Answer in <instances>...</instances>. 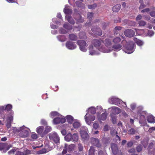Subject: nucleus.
Here are the masks:
<instances>
[{
  "label": "nucleus",
  "mask_w": 155,
  "mask_h": 155,
  "mask_svg": "<svg viewBox=\"0 0 155 155\" xmlns=\"http://www.w3.org/2000/svg\"><path fill=\"white\" fill-rule=\"evenodd\" d=\"M101 42L100 40L97 39H94L92 41V45H91L89 47L90 54L93 55L96 54V52L94 50V46L98 49L99 51L103 52H108V51L104 50V48L101 47Z\"/></svg>",
  "instance_id": "1"
},
{
  "label": "nucleus",
  "mask_w": 155,
  "mask_h": 155,
  "mask_svg": "<svg viewBox=\"0 0 155 155\" xmlns=\"http://www.w3.org/2000/svg\"><path fill=\"white\" fill-rule=\"evenodd\" d=\"M27 128L24 126H22L18 129L15 128L14 129V132H20L19 136L21 137H26L28 136L29 132L27 130Z\"/></svg>",
  "instance_id": "2"
},
{
  "label": "nucleus",
  "mask_w": 155,
  "mask_h": 155,
  "mask_svg": "<svg viewBox=\"0 0 155 155\" xmlns=\"http://www.w3.org/2000/svg\"><path fill=\"white\" fill-rule=\"evenodd\" d=\"M135 44L133 41H130L127 43V45L124 47L123 50L126 53L130 54L134 51Z\"/></svg>",
  "instance_id": "3"
},
{
  "label": "nucleus",
  "mask_w": 155,
  "mask_h": 155,
  "mask_svg": "<svg viewBox=\"0 0 155 155\" xmlns=\"http://www.w3.org/2000/svg\"><path fill=\"white\" fill-rule=\"evenodd\" d=\"M109 102L111 104H114L118 106H120V104H122V103H124L125 105H126V102H123L121 100L118 98L114 97L110 98L109 99Z\"/></svg>",
  "instance_id": "4"
},
{
  "label": "nucleus",
  "mask_w": 155,
  "mask_h": 155,
  "mask_svg": "<svg viewBox=\"0 0 155 155\" xmlns=\"http://www.w3.org/2000/svg\"><path fill=\"white\" fill-rule=\"evenodd\" d=\"M77 44L79 46L81 51L85 52L87 50L86 47L87 45L86 41L84 40H79L77 41Z\"/></svg>",
  "instance_id": "5"
},
{
  "label": "nucleus",
  "mask_w": 155,
  "mask_h": 155,
  "mask_svg": "<svg viewBox=\"0 0 155 155\" xmlns=\"http://www.w3.org/2000/svg\"><path fill=\"white\" fill-rule=\"evenodd\" d=\"M49 139L53 140L56 143L60 142V137L56 133H50L49 134Z\"/></svg>",
  "instance_id": "6"
},
{
  "label": "nucleus",
  "mask_w": 155,
  "mask_h": 155,
  "mask_svg": "<svg viewBox=\"0 0 155 155\" xmlns=\"http://www.w3.org/2000/svg\"><path fill=\"white\" fill-rule=\"evenodd\" d=\"M91 30L93 32V34L94 35H101L102 34V31L101 28L98 27L93 26Z\"/></svg>",
  "instance_id": "7"
},
{
  "label": "nucleus",
  "mask_w": 155,
  "mask_h": 155,
  "mask_svg": "<svg viewBox=\"0 0 155 155\" xmlns=\"http://www.w3.org/2000/svg\"><path fill=\"white\" fill-rule=\"evenodd\" d=\"M103 41L105 46L108 48V50H106L104 48V49L106 51H108V52H110V51H111L110 49L112 47V41L110 39H105L104 41Z\"/></svg>",
  "instance_id": "8"
},
{
  "label": "nucleus",
  "mask_w": 155,
  "mask_h": 155,
  "mask_svg": "<svg viewBox=\"0 0 155 155\" xmlns=\"http://www.w3.org/2000/svg\"><path fill=\"white\" fill-rule=\"evenodd\" d=\"M12 108V106L10 104H8L5 106H0V113L4 111H9Z\"/></svg>",
  "instance_id": "9"
},
{
  "label": "nucleus",
  "mask_w": 155,
  "mask_h": 155,
  "mask_svg": "<svg viewBox=\"0 0 155 155\" xmlns=\"http://www.w3.org/2000/svg\"><path fill=\"white\" fill-rule=\"evenodd\" d=\"M66 120V118L65 117H58L54 119L53 122L54 124H58L61 123L63 124V123H64Z\"/></svg>",
  "instance_id": "10"
},
{
  "label": "nucleus",
  "mask_w": 155,
  "mask_h": 155,
  "mask_svg": "<svg viewBox=\"0 0 155 155\" xmlns=\"http://www.w3.org/2000/svg\"><path fill=\"white\" fill-rule=\"evenodd\" d=\"M65 46L68 49L70 50H73L77 47L75 44L70 41H67L65 44Z\"/></svg>",
  "instance_id": "11"
},
{
  "label": "nucleus",
  "mask_w": 155,
  "mask_h": 155,
  "mask_svg": "<svg viewBox=\"0 0 155 155\" xmlns=\"http://www.w3.org/2000/svg\"><path fill=\"white\" fill-rule=\"evenodd\" d=\"M124 35L128 37H132L135 35V32L133 30L127 29L124 31Z\"/></svg>",
  "instance_id": "12"
},
{
  "label": "nucleus",
  "mask_w": 155,
  "mask_h": 155,
  "mask_svg": "<svg viewBox=\"0 0 155 155\" xmlns=\"http://www.w3.org/2000/svg\"><path fill=\"white\" fill-rule=\"evenodd\" d=\"M91 142L93 145L96 147H101V144L99 140L97 138L92 137L91 138Z\"/></svg>",
  "instance_id": "13"
},
{
  "label": "nucleus",
  "mask_w": 155,
  "mask_h": 155,
  "mask_svg": "<svg viewBox=\"0 0 155 155\" xmlns=\"http://www.w3.org/2000/svg\"><path fill=\"white\" fill-rule=\"evenodd\" d=\"M81 137L84 140H87L88 138L89 135L86 130H81L80 131Z\"/></svg>",
  "instance_id": "14"
},
{
  "label": "nucleus",
  "mask_w": 155,
  "mask_h": 155,
  "mask_svg": "<svg viewBox=\"0 0 155 155\" xmlns=\"http://www.w3.org/2000/svg\"><path fill=\"white\" fill-rule=\"evenodd\" d=\"M110 147L113 154L114 155L117 154L118 151V149L117 144L114 143H111Z\"/></svg>",
  "instance_id": "15"
},
{
  "label": "nucleus",
  "mask_w": 155,
  "mask_h": 155,
  "mask_svg": "<svg viewBox=\"0 0 155 155\" xmlns=\"http://www.w3.org/2000/svg\"><path fill=\"white\" fill-rule=\"evenodd\" d=\"M121 112V110L117 107H112V113L116 114H118Z\"/></svg>",
  "instance_id": "16"
},
{
  "label": "nucleus",
  "mask_w": 155,
  "mask_h": 155,
  "mask_svg": "<svg viewBox=\"0 0 155 155\" xmlns=\"http://www.w3.org/2000/svg\"><path fill=\"white\" fill-rule=\"evenodd\" d=\"M147 120L149 123H155V117L150 115L147 116Z\"/></svg>",
  "instance_id": "17"
},
{
  "label": "nucleus",
  "mask_w": 155,
  "mask_h": 155,
  "mask_svg": "<svg viewBox=\"0 0 155 155\" xmlns=\"http://www.w3.org/2000/svg\"><path fill=\"white\" fill-rule=\"evenodd\" d=\"M30 152L29 150L24 151L23 152L18 151L16 152L15 155H27L30 153Z\"/></svg>",
  "instance_id": "18"
},
{
  "label": "nucleus",
  "mask_w": 155,
  "mask_h": 155,
  "mask_svg": "<svg viewBox=\"0 0 155 155\" xmlns=\"http://www.w3.org/2000/svg\"><path fill=\"white\" fill-rule=\"evenodd\" d=\"M68 37L69 39L71 40L74 41H77L78 38L77 35H74V34H70Z\"/></svg>",
  "instance_id": "19"
},
{
  "label": "nucleus",
  "mask_w": 155,
  "mask_h": 155,
  "mask_svg": "<svg viewBox=\"0 0 155 155\" xmlns=\"http://www.w3.org/2000/svg\"><path fill=\"white\" fill-rule=\"evenodd\" d=\"M121 7L120 4H117L113 6L112 8V10L114 12H118L120 10Z\"/></svg>",
  "instance_id": "20"
},
{
  "label": "nucleus",
  "mask_w": 155,
  "mask_h": 155,
  "mask_svg": "<svg viewBox=\"0 0 155 155\" xmlns=\"http://www.w3.org/2000/svg\"><path fill=\"white\" fill-rule=\"evenodd\" d=\"M133 40L138 45L140 46L142 45L143 44V42L142 40L138 39L137 38H136V37H134Z\"/></svg>",
  "instance_id": "21"
},
{
  "label": "nucleus",
  "mask_w": 155,
  "mask_h": 155,
  "mask_svg": "<svg viewBox=\"0 0 155 155\" xmlns=\"http://www.w3.org/2000/svg\"><path fill=\"white\" fill-rule=\"evenodd\" d=\"M122 48L121 45L120 44L115 45L112 47V49L114 51H118L121 50Z\"/></svg>",
  "instance_id": "22"
},
{
  "label": "nucleus",
  "mask_w": 155,
  "mask_h": 155,
  "mask_svg": "<svg viewBox=\"0 0 155 155\" xmlns=\"http://www.w3.org/2000/svg\"><path fill=\"white\" fill-rule=\"evenodd\" d=\"M79 37L81 39H85L87 38V36L85 32H81L79 33Z\"/></svg>",
  "instance_id": "23"
},
{
  "label": "nucleus",
  "mask_w": 155,
  "mask_h": 155,
  "mask_svg": "<svg viewBox=\"0 0 155 155\" xmlns=\"http://www.w3.org/2000/svg\"><path fill=\"white\" fill-rule=\"evenodd\" d=\"M65 19L68 21L70 23L74 25L75 23L74 19H73L71 16H66Z\"/></svg>",
  "instance_id": "24"
},
{
  "label": "nucleus",
  "mask_w": 155,
  "mask_h": 155,
  "mask_svg": "<svg viewBox=\"0 0 155 155\" xmlns=\"http://www.w3.org/2000/svg\"><path fill=\"white\" fill-rule=\"evenodd\" d=\"M107 113H104L102 114L101 116L99 118L100 120H104L107 119Z\"/></svg>",
  "instance_id": "25"
},
{
  "label": "nucleus",
  "mask_w": 155,
  "mask_h": 155,
  "mask_svg": "<svg viewBox=\"0 0 155 155\" xmlns=\"http://www.w3.org/2000/svg\"><path fill=\"white\" fill-rule=\"evenodd\" d=\"M58 39L61 41L64 42L66 40V38L64 35H59L57 36Z\"/></svg>",
  "instance_id": "26"
},
{
  "label": "nucleus",
  "mask_w": 155,
  "mask_h": 155,
  "mask_svg": "<svg viewBox=\"0 0 155 155\" xmlns=\"http://www.w3.org/2000/svg\"><path fill=\"white\" fill-rule=\"evenodd\" d=\"M66 119L67 122L70 124H72L74 120V118L72 116L70 115L66 116Z\"/></svg>",
  "instance_id": "27"
},
{
  "label": "nucleus",
  "mask_w": 155,
  "mask_h": 155,
  "mask_svg": "<svg viewBox=\"0 0 155 155\" xmlns=\"http://www.w3.org/2000/svg\"><path fill=\"white\" fill-rule=\"evenodd\" d=\"M78 139V136L77 134L74 133L72 135L71 134V140L74 141H77Z\"/></svg>",
  "instance_id": "28"
},
{
  "label": "nucleus",
  "mask_w": 155,
  "mask_h": 155,
  "mask_svg": "<svg viewBox=\"0 0 155 155\" xmlns=\"http://www.w3.org/2000/svg\"><path fill=\"white\" fill-rule=\"evenodd\" d=\"M122 28V27L121 26H116L115 27L113 30L114 34H117L118 33L117 31H120V30H121Z\"/></svg>",
  "instance_id": "29"
},
{
  "label": "nucleus",
  "mask_w": 155,
  "mask_h": 155,
  "mask_svg": "<svg viewBox=\"0 0 155 155\" xmlns=\"http://www.w3.org/2000/svg\"><path fill=\"white\" fill-rule=\"evenodd\" d=\"M65 139L67 141H70L72 140V134L69 133L65 137Z\"/></svg>",
  "instance_id": "30"
},
{
  "label": "nucleus",
  "mask_w": 155,
  "mask_h": 155,
  "mask_svg": "<svg viewBox=\"0 0 155 155\" xmlns=\"http://www.w3.org/2000/svg\"><path fill=\"white\" fill-rule=\"evenodd\" d=\"M44 129V127L43 126H40L37 128L36 131L37 133L39 134H41L42 133Z\"/></svg>",
  "instance_id": "31"
},
{
  "label": "nucleus",
  "mask_w": 155,
  "mask_h": 155,
  "mask_svg": "<svg viewBox=\"0 0 155 155\" xmlns=\"http://www.w3.org/2000/svg\"><path fill=\"white\" fill-rule=\"evenodd\" d=\"M74 147L75 145L74 144H71L70 145L68 146V148L67 149L68 151L69 152H71L72 150H74Z\"/></svg>",
  "instance_id": "32"
},
{
  "label": "nucleus",
  "mask_w": 155,
  "mask_h": 155,
  "mask_svg": "<svg viewBox=\"0 0 155 155\" xmlns=\"http://www.w3.org/2000/svg\"><path fill=\"white\" fill-rule=\"evenodd\" d=\"M121 39L120 37H117L114 38L113 40V42L114 44H118L121 42Z\"/></svg>",
  "instance_id": "33"
},
{
  "label": "nucleus",
  "mask_w": 155,
  "mask_h": 155,
  "mask_svg": "<svg viewBox=\"0 0 155 155\" xmlns=\"http://www.w3.org/2000/svg\"><path fill=\"white\" fill-rule=\"evenodd\" d=\"M110 116L111 117L112 121L113 124H115L116 122L117 117L115 116L114 114L112 113V114H110Z\"/></svg>",
  "instance_id": "34"
},
{
  "label": "nucleus",
  "mask_w": 155,
  "mask_h": 155,
  "mask_svg": "<svg viewBox=\"0 0 155 155\" xmlns=\"http://www.w3.org/2000/svg\"><path fill=\"white\" fill-rule=\"evenodd\" d=\"M78 18H77L76 20L77 22L78 23L83 22L84 21V19L83 18L81 17V15H78Z\"/></svg>",
  "instance_id": "35"
},
{
  "label": "nucleus",
  "mask_w": 155,
  "mask_h": 155,
  "mask_svg": "<svg viewBox=\"0 0 155 155\" xmlns=\"http://www.w3.org/2000/svg\"><path fill=\"white\" fill-rule=\"evenodd\" d=\"M95 150L94 147H91L89 150V155H94Z\"/></svg>",
  "instance_id": "36"
},
{
  "label": "nucleus",
  "mask_w": 155,
  "mask_h": 155,
  "mask_svg": "<svg viewBox=\"0 0 155 155\" xmlns=\"http://www.w3.org/2000/svg\"><path fill=\"white\" fill-rule=\"evenodd\" d=\"M81 125L80 123L78 121L74 122L73 124V126L74 129H77V128L80 127Z\"/></svg>",
  "instance_id": "37"
},
{
  "label": "nucleus",
  "mask_w": 155,
  "mask_h": 155,
  "mask_svg": "<svg viewBox=\"0 0 155 155\" xmlns=\"http://www.w3.org/2000/svg\"><path fill=\"white\" fill-rule=\"evenodd\" d=\"M13 121V116H10L8 117L7 119V121L8 124H9L10 126H11L12 122Z\"/></svg>",
  "instance_id": "38"
},
{
  "label": "nucleus",
  "mask_w": 155,
  "mask_h": 155,
  "mask_svg": "<svg viewBox=\"0 0 155 155\" xmlns=\"http://www.w3.org/2000/svg\"><path fill=\"white\" fill-rule=\"evenodd\" d=\"M93 14H94L92 12H89L87 14V18L89 21L91 20L92 19V18L93 17Z\"/></svg>",
  "instance_id": "39"
},
{
  "label": "nucleus",
  "mask_w": 155,
  "mask_h": 155,
  "mask_svg": "<svg viewBox=\"0 0 155 155\" xmlns=\"http://www.w3.org/2000/svg\"><path fill=\"white\" fill-rule=\"evenodd\" d=\"M51 127L50 126H47L45 127V133H48L49 132V131H51Z\"/></svg>",
  "instance_id": "40"
},
{
  "label": "nucleus",
  "mask_w": 155,
  "mask_h": 155,
  "mask_svg": "<svg viewBox=\"0 0 155 155\" xmlns=\"http://www.w3.org/2000/svg\"><path fill=\"white\" fill-rule=\"evenodd\" d=\"M65 14H71L72 13V10L69 8H65L64 11Z\"/></svg>",
  "instance_id": "41"
},
{
  "label": "nucleus",
  "mask_w": 155,
  "mask_h": 155,
  "mask_svg": "<svg viewBox=\"0 0 155 155\" xmlns=\"http://www.w3.org/2000/svg\"><path fill=\"white\" fill-rule=\"evenodd\" d=\"M135 132L136 131L134 128H131L128 131V133L130 134H135Z\"/></svg>",
  "instance_id": "42"
},
{
  "label": "nucleus",
  "mask_w": 155,
  "mask_h": 155,
  "mask_svg": "<svg viewBox=\"0 0 155 155\" xmlns=\"http://www.w3.org/2000/svg\"><path fill=\"white\" fill-rule=\"evenodd\" d=\"M31 138L33 140L37 139L38 138V136L35 133H32L31 135Z\"/></svg>",
  "instance_id": "43"
},
{
  "label": "nucleus",
  "mask_w": 155,
  "mask_h": 155,
  "mask_svg": "<svg viewBox=\"0 0 155 155\" xmlns=\"http://www.w3.org/2000/svg\"><path fill=\"white\" fill-rule=\"evenodd\" d=\"M143 149V147L141 145H139L136 147V150L137 152H139L141 151Z\"/></svg>",
  "instance_id": "44"
},
{
  "label": "nucleus",
  "mask_w": 155,
  "mask_h": 155,
  "mask_svg": "<svg viewBox=\"0 0 155 155\" xmlns=\"http://www.w3.org/2000/svg\"><path fill=\"white\" fill-rule=\"evenodd\" d=\"M46 152V150L45 149H42L41 150H39L37 151L38 154H43Z\"/></svg>",
  "instance_id": "45"
},
{
  "label": "nucleus",
  "mask_w": 155,
  "mask_h": 155,
  "mask_svg": "<svg viewBox=\"0 0 155 155\" xmlns=\"http://www.w3.org/2000/svg\"><path fill=\"white\" fill-rule=\"evenodd\" d=\"M59 33L61 34H65V33H67V31L62 28L60 29Z\"/></svg>",
  "instance_id": "46"
},
{
  "label": "nucleus",
  "mask_w": 155,
  "mask_h": 155,
  "mask_svg": "<svg viewBox=\"0 0 155 155\" xmlns=\"http://www.w3.org/2000/svg\"><path fill=\"white\" fill-rule=\"evenodd\" d=\"M97 5V4H96V3H94V4L91 5H88V7L90 9H94L96 8Z\"/></svg>",
  "instance_id": "47"
},
{
  "label": "nucleus",
  "mask_w": 155,
  "mask_h": 155,
  "mask_svg": "<svg viewBox=\"0 0 155 155\" xmlns=\"http://www.w3.org/2000/svg\"><path fill=\"white\" fill-rule=\"evenodd\" d=\"M63 27L68 30H70L72 28L71 27L69 26V25L68 23L64 24L63 25Z\"/></svg>",
  "instance_id": "48"
},
{
  "label": "nucleus",
  "mask_w": 155,
  "mask_h": 155,
  "mask_svg": "<svg viewBox=\"0 0 155 155\" xmlns=\"http://www.w3.org/2000/svg\"><path fill=\"white\" fill-rule=\"evenodd\" d=\"M138 24L140 26H144L146 24V22L143 20H141L138 22Z\"/></svg>",
  "instance_id": "49"
},
{
  "label": "nucleus",
  "mask_w": 155,
  "mask_h": 155,
  "mask_svg": "<svg viewBox=\"0 0 155 155\" xmlns=\"http://www.w3.org/2000/svg\"><path fill=\"white\" fill-rule=\"evenodd\" d=\"M89 110L91 113L93 114H94L96 113V110L94 108H90L89 109Z\"/></svg>",
  "instance_id": "50"
},
{
  "label": "nucleus",
  "mask_w": 155,
  "mask_h": 155,
  "mask_svg": "<svg viewBox=\"0 0 155 155\" xmlns=\"http://www.w3.org/2000/svg\"><path fill=\"white\" fill-rule=\"evenodd\" d=\"M6 144L3 143H0V150H3L4 149Z\"/></svg>",
  "instance_id": "51"
},
{
  "label": "nucleus",
  "mask_w": 155,
  "mask_h": 155,
  "mask_svg": "<svg viewBox=\"0 0 155 155\" xmlns=\"http://www.w3.org/2000/svg\"><path fill=\"white\" fill-rule=\"evenodd\" d=\"M51 116H55L58 115L59 113L58 112H56V111H54L53 112H51Z\"/></svg>",
  "instance_id": "52"
},
{
  "label": "nucleus",
  "mask_w": 155,
  "mask_h": 155,
  "mask_svg": "<svg viewBox=\"0 0 155 155\" xmlns=\"http://www.w3.org/2000/svg\"><path fill=\"white\" fill-rule=\"evenodd\" d=\"M68 147V145L67 144H65L64 149H63V150L62 152L63 154H64L67 153V148Z\"/></svg>",
  "instance_id": "53"
},
{
  "label": "nucleus",
  "mask_w": 155,
  "mask_h": 155,
  "mask_svg": "<svg viewBox=\"0 0 155 155\" xmlns=\"http://www.w3.org/2000/svg\"><path fill=\"white\" fill-rule=\"evenodd\" d=\"M78 150L79 151H81L83 149V147L81 143H79L78 144Z\"/></svg>",
  "instance_id": "54"
},
{
  "label": "nucleus",
  "mask_w": 155,
  "mask_h": 155,
  "mask_svg": "<svg viewBox=\"0 0 155 155\" xmlns=\"http://www.w3.org/2000/svg\"><path fill=\"white\" fill-rule=\"evenodd\" d=\"M99 126V124L98 123L95 122L93 125V128L95 129H97Z\"/></svg>",
  "instance_id": "55"
},
{
  "label": "nucleus",
  "mask_w": 155,
  "mask_h": 155,
  "mask_svg": "<svg viewBox=\"0 0 155 155\" xmlns=\"http://www.w3.org/2000/svg\"><path fill=\"white\" fill-rule=\"evenodd\" d=\"M87 115V114H86L85 117V120L87 123H88V124H91V119H89V117L86 116Z\"/></svg>",
  "instance_id": "56"
},
{
  "label": "nucleus",
  "mask_w": 155,
  "mask_h": 155,
  "mask_svg": "<svg viewBox=\"0 0 155 155\" xmlns=\"http://www.w3.org/2000/svg\"><path fill=\"white\" fill-rule=\"evenodd\" d=\"M121 19L120 18H119V17H117L114 20V22L117 23V22H121Z\"/></svg>",
  "instance_id": "57"
},
{
  "label": "nucleus",
  "mask_w": 155,
  "mask_h": 155,
  "mask_svg": "<svg viewBox=\"0 0 155 155\" xmlns=\"http://www.w3.org/2000/svg\"><path fill=\"white\" fill-rule=\"evenodd\" d=\"M15 151L16 150L15 149H13L12 150H10V151H8V153L9 154H13L15 152Z\"/></svg>",
  "instance_id": "58"
},
{
  "label": "nucleus",
  "mask_w": 155,
  "mask_h": 155,
  "mask_svg": "<svg viewBox=\"0 0 155 155\" xmlns=\"http://www.w3.org/2000/svg\"><path fill=\"white\" fill-rule=\"evenodd\" d=\"M75 4L78 7H81L83 3L81 2H78V1H76L75 2Z\"/></svg>",
  "instance_id": "59"
},
{
  "label": "nucleus",
  "mask_w": 155,
  "mask_h": 155,
  "mask_svg": "<svg viewBox=\"0 0 155 155\" xmlns=\"http://www.w3.org/2000/svg\"><path fill=\"white\" fill-rule=\"evenodd\" d=\"M5 144H6V145L4 148V149H6V150H9V149L10 148V147H12V146L10 145H8V143H5Z\"/></svg>",
  "instance_id": "60"
},
{
  "label": "nucleus",
  "mask_w": 155,
  "mask_h": 155,
  "mask_svg": "<svg viewBox=\"0 0 155 155\" xmlns=\"http://www.w3.org/2000/svg\"><path fill=\"white\" fill-rule=\"evenodd\" d=\"M107 25V23H106V22H103L102 24V28L103 29H104L106 28V26Z\"/></svg>",
  "instance_id": "61"
},
{
  "label": "nucleus",
  "mask_w": 155,
  "mask_h": 155,
  "mask_svg": "<svg viewBox=\"0 0 155 155\" xmlns=\"http://www.w3.org/2000/svg\"><path fill=\"white\" fill-rule=\"evenodd\" d=\"M133 142L132 141H129L127 143V147H130L133 146Z\"/></svg>",
  "instance_id": "62"
},
{
  "label": "nucleus",
  "mask_w": 155,
  "mask_h": 155,
  "mask_svg": "<svg viewBox=\"0 0 155 155\" xmlns=\"http://www.w3.org/2000/svg\"><path fill=\"white\" fill-rule=\"evenodd\" d=\"M155 130V127H151L148 130V131L150 133H152L153 131Z\"/></svg>",
  "instance_id": "63"
},
{
  "label": "nucleus",
  "mask_w": 155,
  "mask_h": 155,
  "mask_svg": "<svg viewBox=\"0 0 155 155\" xmlns=\"http://www.w3.org/2000/svg\"><path fill=\"white\" fill-rule=\"evenodd\" d=\"M150 11V9L149 8H146L141 10V12L142 13H144V12H147V13H148V12H149Z\"/></svg>",
  "instance_id": "64"
}]
</instances>
